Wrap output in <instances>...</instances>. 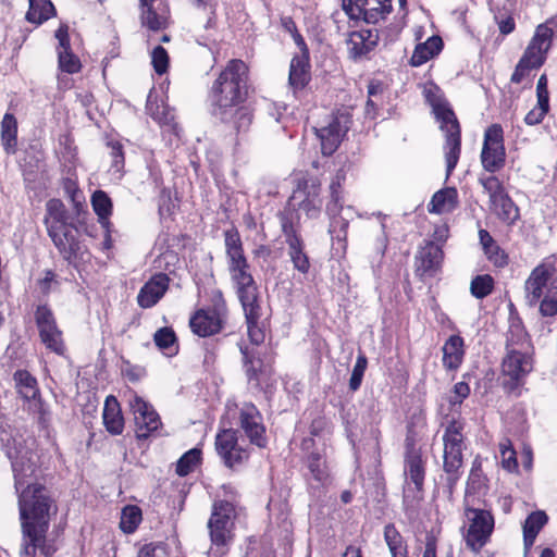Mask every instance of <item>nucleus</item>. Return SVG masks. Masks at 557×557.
Returning <instances> with one entry per match:
<instances>
[{"label":"nucleus","mask_w":557,"mask_h":557,"mask_svg":"<svg viewBox=\"0 0 557 557\" xmlns=\"http://www.w3.org/2000/svg\"><path fill=\"white\" fill-rule=\"evenodd\" d=\"M8 458L11 460L18 497V513L23 535L21 557H35L37 548L45 550L47 532L52 517L58 513L57 500L50 490L39 483H30L36 469L35 454L23 435L2 438ZM47 555L46 552H44ZM48 557V556H46Z\"/></svg>","instance_id":"f257e3e1"},{"label":"nucleus","mask_w":557,"mask_h":557,"mask_svg":"<svg viewBox=\"0 0 557 557\" xmlns=\"http://www.w3.org/2000/svg\"><path fill=\"white\" fill-rule=\"evenodd\" d=\"M248 66L238 59L227 62L209 91L212 113L224 122L248 95Z\"/></svg>","instance_id":"f03ea898"},{"label":"nucleus","mask_w":557,"mask_h":557,"mask_svg":"<svg viewBox=\"0 0 557 557\" xmlns=\"http://www.w3.org/2000/svg\"><path fill=\"white\" fill-rule=\"evenodd\" d=\"M67 211L60 199H50L46 203L44 223L52 243L60 255L70 263L77 264L88 257L86 247L77 239V228L67 222Z\"/></svg>","instance_id":"7ed1b4c3"},{"label":"nucleus","mask_w":557,"mask_h":557,"mask_svg":"<svg viewBox=\"0 0 557 557\" xmlns=\"http://www.w3.org/2000/svg\"><path fill=\"white\" fill-rule=\"evenodd\" d=\"M424 96L440 124V129L445 136L443 151L446 162V175L449 176L461 154L460 124L443 91L437 86L433 84L425 86Z\"/></svg>","instance_id":"20e7f679"},{"label":"nucleus","mask_w":557,"mask_h":557,"mask_svg":"<svg viewBox=\"0 0 557 557\" xmlns=\"http://www.w3.org/2000/svg\"><path fill=\"white\" fill-rule=\"evenodd\" d=\"M226 265L231 282L242 305L258 301V286L245 256L243 242L236 228L224 232Z\"/></svg>","instance_id":"39448f33"},{"label":"nucleus","mask_w":557,"mask_h":557,"mask_svg":"<svg viewBox=\"0 0 557 557\" xmlns=\"http://www.w3.org/2000/svg\"><path fill=\"white\" fill-rule=\"evenodd\" d=\"M555 265L542 262L536 265L524 283L525 299L529 306L540 304V312L544 317L557 313V277Z\"/></svg>","instance_id":"423d86ee"},{"label":"nucleus","mask_w":557,"mask_h":557,"mask_svg":"<svg viewBox=\"0 0 557 557\" xmlns=\"http://www.w3.org/2000/svg\"><path fill=\"white\" fill-rule=\"evenodd\" d=\"M463 423L458 420H450L443 434L444 442V471L447 474V482L453 487L461 475L463 442Z\"/></svg>","instance_id":"0eeeda50"},{"label":"nucleus","mask_w":557,"mask_h":557,"mask_svg":"<svg viewBox=\"0 0 557 557\" xmlns=\"http://www.w3.org/2000/svg\"><path fill=\"white\" fill-rule=\"evenodd\" d=\"M345 181V174L343 171H338L333 177L330 191H331V200L326 205V211L329 214L333 215L330 223L329 232L333 242V249L339 256H344L347 250V232L349 227V222L342 218L336 216L335 214L342 210V182Z\"/></svg>","instance_id":"6e6552de"},{"label":"nucleus","mask_w":557,"mask_h":557,"mask_svg":"<svg viewBox=\"0 0 557 557\" xmlns=\"http://www.w3.org/2000/svg\"><path fill=\"white\" fill-rule=\"evenodd\" d=\"M235 519V507L226 500H218L212 506L208 529L212 544L216 547L208 553V557H214L215 553L225 554L224 546L232 540V529Z\"/></svg>","instance_id":"1a4fd4ad"},{"label":"nucleus","mask_w":557,"mask_h":557,"mask_svg":"<svg viewBox=\"0 0 557 557\" xmlns=\"http://www.w3.org/2000/svg\"><path fill=\"white\" fill-rule=\"evenodd\" d=\"M466 517L469 521L465 541L473 552H480L490 541L494 530V517L488 510L466 508Z\"/></svg>","instance_id":"9d476101"},{"label":"nucleus","mask_w":557,"mask_h":557,"mask_svg":"<svg viewBox=\"0 0 557 557\" xmlns=\"http://www.w3.org/2000/svg\"><path fill=\"white\" fill-rule=\"evenodd\" d=\"M506 149L504 145V131L499 124H492L485 129L481 163L485 171L495 173L504 168Z\"/></svg>","instance_id":"9b49d317"},{"label":"nucleus","mask_w":557,"mask_h":557,"mask_svg":"<svg viewBox=\"0 0 557 557\" xmlns=\"http://www.w3.org/2000/svg\"><path fill=\"white\" fill-rule=\"evenodd\" d=\"M320 189L321 184L317 178L298 180L288 205L305 211L308 218L315 219L319 216L322 207Z\"/></svg>","instance_id":"f8f14e48"},{"label":"nucleus","mask_w":557,"mask_h":557,"mask_svg":"<svg viewBox=\"0 0 557 557\" xmlns=\"http://www.w3.org/2000/svg\"><path fill=\"white\" fill-rule=\"evenodd\" d=\"M128 406L134 416L135 433L138 440L148 438L161 426L158 412L143 397L132 393L128 398Z\"/></svg>","instance_id":"ddd939ff"},{"label":"nucleus","mask_w":557,"mask_h":557,"mask_svg":"<svg viewBox=\"0 0 557 557\" xmlns=\"http://www.w3.org/2000/svg\"><path fill=\"white\" fill-rule=\"evenodd\" d=\"M35 320L39 337L45 347L57 355H64L65 345L62 331L58 327L51 309L45 305L38 306L35 312Z\"/></svg>","instance_id":"4468645a"},{"label":"nucleus","mask_w":557,"mask_h":557,"mask_svg":"<svg viewBox=\"0 0 557 557\" xmlns=\"http://www.w3.org/2000/svg\"><path fill=\"white\" fill-rule=\"evenodd\" d=\"M351 124L350 115L338 112L331 116L329 123L320 128H314L321 143L324 156H331L336 151Z\"/></svg>","instance_id":"2eb2a0df"},{"label":"nucleus","mask_w":557,"mask_h":557,"mask_svg":"<svg viewBox=\"0 0 557 557\" xmlns=\"http://www.w3.org/2000/svg\"><path fill=\"white\" fill-rule=\"evenodd\" d=\"M215 449L228 468H235L248 460L249 451L238 443L237 431L221 430L215 436Z\"/></svg>","instance_id":"dca6fc26"},{"label":"nucleus","mask_w":557,"mask_h":557,"mask_svg":"<svg viewBox=\"0 0 557 557\" xmlns=\"http://www.w3.org/2000/svg\"><path fill=\"white\" fill-rule=\"evenodd\" d=\"M238 421L250 443L263 448L268 444L263 419L257 407L250 403L244 404L238 411Z\"/></svg>","instance_id":"f3484780"},{"label":"nucleus","mask_w":557,"mask_h":557,"mask_svg":"<svg viewBox=\"0 0 557 557\" xmlns=\"http://www.w3.org/2000/svg\"><path fill=\"white\" fill-rule=\"evenodd\" d=\"M376 0H343V9L351 20L363 18L367 23H376L392 9L391 0L377 1L379 7L371 5Z\"/></svg>","instance_id":"a211bd4d"},{"label":"nucleus","mask_w":557,"mask_h":557,"mask_svg":"<svg viewBox=\"0 0 557 557\" xmlns=\"http://www.w3.org/2000/svg\"><path fill=\"white\" fill-rule=\"evenodd\" d=\"M282 232L284 234L285 243L288 247V256L294 268L302 274L308 273L310 269V261L305 251V243L293 222L285 216L282 219Z\"/></svg>","instance_id":"6ab92c4d"},{"label":"nucleus","mask_w":557,"mask_h":557,"mask_svg":"<svg viewBox=\"0 0 557 557\" xmlns=\"http://www.w3.org/2000/svg\"><path fill=\"white\" fill-rule=\"evenodd\" d=\"M141 25L150 30L165 29L170 24L171 13L166 0H139Z\"/></svg>","instance_id":"aec40b11"},{"label":"nucleus","mask_w":557,"mask_h":557,"mask_svg":"<svg viewBox=\"0 0 557 557\" xmlns=\"http://www.w3.org/2000/svg\"><path fill=\"white\" fill-rule=\"evenodd\" d=\"M552 37L553 29L550 27L545 24L539 25L520 60L531 69L540 67L544 63L545 53L550 47Z\"/></svg>","instance_id":"412c9836"},{"label":"nucleus","mask_w":557,"mask_h":557,"mask_svg":"<svg viewBox=\"0 0 557 557\" xmlns=\"http://www.w3.org/2000/svg\"><path fill=\"white\" fill-rule=\"evenodd\" d=\"M532 370L530 351L509 350L503 359L502 372L512 381H520Z\"/></svg>","instance_id":"4be33fe9"},{"label":"nucleus","mask_w":557,"mask_h":557,"mask_svg":"<svg viewBox=\"0 0 557 557\" xmlns=\"http://www.w3.org/2000/svg\"><path fill=\"white\" fill-rule=\"evenodd\" d=\"M170 278L164 273L153 275L140 288L137 295V304L140 308L148 309L158 304L169 288Z\"/></svg>","instance_id":"5701e85b"},{"label":"nucleus","mask_w":557,"mask_h":557,"mask_svg":"<svg viewBox=\"0 0 557 557\" xmlns=\"http://www.w3.org/2000/svg\"><path fill=\"white\" fill-rule=\"evenodd\" d=\"M379 41V34L373 28L351 32L347 38V49L351 58L357 59L372 51Z\"/></svg>","instance_id":"b1692460"},{"label":"nucleus","mask_w":557,"mask_h":557,"mask_svg":"<svg viewBox=\"0 0 557 557\" xmlns=\"http://www.w3.org/2000/svg\"><path fill=\"white\" fill-rule=\"evenodd\" d=\"M189 325L195 334L207 337L220 332L222 319L214 309H200L191 317Z\"/></svg>","instance_id":"393cba45"},{"label":"nucleus","mask_w":557,"mask_h":557,"mask_svg":"<svg viewBox=\"0 0 557 557\" xmlns=\"http://www.w3.org/2000/svg\"><path fill=\"white\" fill-rule=\"evenodd\" d=\"M13 379L17 393L21 397L29 403L33 410H40V393L36 377L26 370H17L14 373Z\"/></svg>","instance_id":"a878e982"},{"label":"nucleus","mask_w":557,"mask_h":557,"mask_svg":"<svg viewBox=\"0 0 557 557\" xmlns=\"http://www.w3.org/2000/svg\"><path fill=\"white\" fill-rule=\"evenodd\" d=\"M55 37L59 41L58 58L60 69L69 74L79 72L81 61L71 51L67 26H60L55 32Z\"/></svg>","instance_id":"bb28decb"},{"label":"nucleus","mask_w":557,"mask_h":557,"mask_svg":"<svg viewBox=\"0 0 557 557\" xmlns=\"http://www.w3.org/2000/svg\"><path fill=\"white\" fill-rule=\"evenodd\" d=\"M443 258L444 253L438 245L433 242L426 243L417 256L418 271L433 275L440 269Z\"/></svg>","instance_id":"cd10ccee"},{"label":"nucleus","mask_w":557,"mask_h":557,"mask_svg":"<svg viewBox=\"0 0 557 557\" xmlns=\"http://www.w3.org/2000/svg\"><path fill=\"white\" fill-rule=\"evenodd\" d=\"M405 473L420 492L423 488L425 476V460L419 449L408 446L405 458Z\"/></svg>","instance_id":"c85d7f7f"},{"label":"nucleus","mask_w":557,"mask_h":557,"mask_svg":"<svg viewBox=\"0 0 557 557\" xmlns=\"http://www.w3.org/2000/svg\"><path fill=\"white\" fill-rule=\"evenodd\" d=\"M102 420L106 430L112 435H120L124 431V417L117 399L110 395L106 398Z\"/></svg>","instance_id":"c756f323"},{"label":"nucleus","mask_w":557,"mask_h":557,"mask_svg":"<svg viewBox=\"0 0 557 557\" xmlns=\"http://www.w3.org/2000/svg\"><path fill=\"white\" fill-rule=\"evenodd\" d=\"M309 57L306 54L295 55L289 65L288 83L294 91L304 89L310 82Z\"/></svg>","instance_id":"7c9ffc66"},{"label":"nucleus","mask_w":557,"mask_h":557,"mask_svg":"<svg viewBox=\"0 0 557 557\" xmlns=\"http://www.w3.org/2000/svg\"><path fill=\"white\" fill-rule=\"evenodd\" d=\"M242 306L246 317L248 336L250 338V342L253 345L262 344L265 338V332L259 323L261 315L259 301L245 304Z\"/></svg>","instance_id":"2f4dec72"},{"label":"nucleus","mask_w":557,"mask_h":557,"mask_svg":"<svg viewBox=\"0 0 557 557\" xmlns=\"http://www.w3.org/2000/svg\"><path fill=\"white\" fill-rule=\"evenodd\" d=\"M443 366L447 370H457L462 363L465 349L463 339L459 335H451L443 348Z\"/></svg>","instance_id":"473e14b6"},{"label":"nucleus","mask_w":557,"mask_h":557,"mask_svg":"<svg viewBox=\"0 0 557 557\" xmlns=\"http://www.w3.org/2000/svg\"><path fill=\"white\" fill-rule=\"evenodd\" d=\"M458 205V193L454 187L436 191L430 202V212L443 214L451 212Z\"/></svg>","instance_id":"72a5a7b5"},{"label":"nucleus","mask_w":557,"mask_h":557,"mask_svg":"<svg viewBox=\"0 0 557 557\" xmlns=\"http://www.w3.org/2000/svg\"><path fill=\"white\" fill-rule=\"evenodd\" d=\"M548 517L544 511H533L523 523V543L525 550H529L535 542L537 534L547 523Z\"/></svg>","instance_id":"f704fd0d"},{"label":"nucleus","mask_w":557,"mask_h":557,"mask_svg":"<svg viewBox=\"0 0 557 557\" xmlns=\"http://www.w3.org/2000/svg\"><path fill=\"white\" fill-rule=\"evenodd\" d=\"M443 46V41L438 36L430 37L425 42L419 44L410 59L413 66H419L437 54Z\"/></svg>","instance_id":"c9c22d12"},{"label":"nucleus","mask_w":557,"mask_h":557,"mask_svg":"<svg viewBox=\"0 0 557 557\" xmlns=\"http://www.w3.org/2000/svg\"><path fill=\"white\" fill-rule=\"evenodd\" d=\"M307 468L310 472L311 479L314 480L318 485L326 486L331 483V475L326 461L319 453H311L307 457Z\"/></svg>","instance_id":"e433bc0d"},{"label":"nucleus","mask_w":557,"mask_h":557,"mask_svg":"<svg viewBox=\"0 0 557 557\" xmlns=\"http://www.w3.org/2000/svg\"><path fill=\"white\" fill-rule=\"evenodd\" d=\"M1 141L8 153H15L17 148V121L11 113H5L2 119Z\"/></svg>","instance_id":"4c0bfd02"},{"label":"nucleus","mask_w":557,"mask_h":557,"mask_svg":"<svg viewBox=\"0 0 557 557\" xmlns=\"http://www.w3.org/2000/svg\"><path fill=\"white\" fill-rule=\"evenodd\" d=\"M491 209L506 223H513L519 216L518 208L507 193L491 201Z\"/></svg>","instance_id":"58836bf2"},{"label":"nucleus","mask_w":557,"mask_h":557,"mask_svg":"<svg viewBox=\"0 0 557 557\" xmlns=\"http://www.w3.org/2000/svg\"><path fill=\"white\" fill-rule=\"evenodd\" d=\"M384 540L392 557H407L408 546L394 524L389 523L384 528Z\"/></svg>","instance_id":"ea45409f"},{"label":"nucleus","mask_w":557,"mask_h":557,"mask_svg":"<svg viewBox=\"0 0 557 557\" xmlns=\"http://www.w3.org/2000/svg\"><path fill=\"white\" fill-rule=\"evenodd\" d=\"M240 351L243 355L244 368L248 380L255 381L258 385L260 381V374L262 373L263 369L261 359L257 356L253 348L245 346L240 348Z\"/></svg>","instance_id":"a19ab883"},{"label":"nucleus","mask_w":557,"mask_h":557,"mask_svg":"<svg viewBox=\"0 0 557 557\" xmlns=\"http://www.w3.org/2000/svg\"><path fill=\"white\" fill-rule=\"evenodd\" d=\"M54 13V7L50 0H29V9L26 20L30 23L41 24Z\"/></svg>","instance_id":"79ce46f5"},{"label":"nucleus","mask_w":557,"mask_h":557,"mask_svg":"<svg viewBox=\"0 0 557 557\" xmlns=\"http://www.w3.org/2000/svg\"><path fill=\"white\" fill-rule=\"evenodd\" d=\"M524 350L530 351V342L528 335L519 322H513L507 332L506 350Z\"/></svg>","instance_id":"37998d69"},{"label":"nucleus","mask_w":557,"mask_h":557,"mask_svg":"<svg viewBox=\"0 0 557 557\" xmlns=\"http://www.w3.org/2000/svg\"><path fill=\"white\" fill-rule=\"evenodd\" d=\"M91 206L103 226L109 225V218L112 213V201L103 190H96L91 196Z\"/></svg>","instance_id":"c03bdc74"},{"label":"nucleus","mask_w":557,"mask_h":557,"mask_svg":"<svg viewBox=\"0 0 557 557\" xmlns=\"http://www.w3.org/2000/svg\"><path fill=\"white\" fill-rule=\"evenodd\" d=\"M141 521V510L135 505L123 508L121 513L120 528L124 533H133Z\"/></svg>","instance_id":"a18cd8bd"},{"label":"nucleus","mask_w":557,"mask_h":557,"mask_svg":"<svg viewBox=\"0 0 557 557\" xmlns=\"http://www.w3.org/2000/svg\"><path fill=\"white\" fill-rule=\"evenodd\" d=\"M494 288V280L488 274L478 275L471 282V294L478 298L482 299L488 296Z\"/></svg>","instance_id":"49530a36"},{"label":"nucleus","mask_w":557,"mask_h":557,"mask_svg":"<svg viewBox=\"0 0 557 557\" xmlns=\"http://www.w3.org/2000/svg\"><path fill=\"white\" fill-rule=\"evenodd\" d=\"M499 453L503 468L509 472L516 471L518 469V461L510 440L504 438L500 441Z\"/></svg>","instance_id":"de8ad7c7"},{"label":"nucleus","mask_w":557,"mask_h":557,"mask_svg":"<svg viewBox=\"0 0 557 557\" xmlns=\"http://www.w3.org/2000/svg\"><path fill=\"white\" fill-rule=\"evenodd\" d=\"M200 460V450L193 448L185 453L177 461L176 473L185 476L190 473Z\"/></svg>","instance_id":"09e8293b"},{"label":"nucleus","mask_w":557,"mask_h":557,"mask_svg":"<svg viewBox=\"0 0 557 557\" xmlns=\"http://www.w3.org/2000/svg\"><path fill=\"white\" fill-rule=\"evenodd\" d=\"M107 147L109 149V154L111 157L110 171L121 175L124 168L123 147L119 141L115 140L108 141Z\"/></svg>","instance_id":"8fccbe9b"},{"label":"nucleus","mask_w":557,"mask_h":557,"mask_svg":"<svg viewBox=\"0 0 557 557\" xmlns=\"http://www.w3.org/2000/svg\"><path fill=\"white\" fill-rule=\"evenodd\" d=\"M479 182L488 194L490 202L506 194L502 182L494 175L481 176Z\"/></svg>","instance_id":"3c124183"},{"label":"nucleus","mask_w":557,"mask_h":557,"mask_svg":"<svg viewBox=\"0 0 557 557\" xmlns=\"http://www.w3.org/2000/svg\"><path fill=\"white\" fill-rule=\"evenodd\" d=\"M367 357L363 354H359L349 380V388L352 392H356L360 387L364 372L367 370Z\"/></svg>","instance_id":"603ef678"},{"label":"nucleus","mask_w":557,"mask_h":557,"mask_svg":"<svg viewBox=\"0 0 557 557\" xmlns=\"http://www.w3.org/2000/svg\"><path fill=\"white\" fill-rule=\"evenodd\" d=\"M231 119H233L234 127L238 133L247 131L251 124L250 111L240 104L233 110L232 114L228 116V121Z\"/></svg>","instance_id":"864d4df0"},{"label":"nucleus","mask_w":557,"mask_h":557,"mask_svg":"<svg viewBox=\"0 0 557 557\" xmlns=\"http://www.w3.org/2000/svg\"><path fill=\"white\" fill-rule=\"evenodd\" d=\"M169 54L162 46H157L151 52V64L159 75L164 74L169 67Z\"/></svg>","instance_id":"5fc2aeb1"},{"label":"nucleus","mask_w":557,"mask_h":557,"mask_svg":"<svg viewBox=\"0 0 557 557\" xmlns=\"http://www.w3.org/2000/svg\"><path fill=\"white\" fill-rule=\"evenodd\" d=\"M154 343L160 349L173 350L176 343L174 331L170 327L158 330L154 334Z\"/></svg>","instance_id":"6e6d98bb"},{"label":"nucleus","mask_w":557,"mask_h":557,"mask_svg":"<svg viewBox=\"0 0 557 557\" xmlns=\"http://www.w3.org/2000/svg\"><path fill=\"white\" fill-rule=\"evenodd\" d=\"M484 253L487 260L497 268H504L508 264L507 253L497 244L484 250Z\"/></svg>","instance_id":"4d7b16f0"},{"label":"nucleus","mask_w":557,"mask_h":557,"mask_svg":"<svg viewBox=\"0 0 557 557\" xmlns=\"http://www.w3.org/2000/svg\"><path fill=\"white\" fill-rule=\"evenodd\" d=\"M549 110V106H544V104H536V107H534L532 110H530L525 117H524V122L528 124V125H537L540 124L545 115L547 114Z\"/></svg>","instance_id":"13d9d810"},{"label":"nucleus","mask_w":557,"mask_h":557,"mask_svg":"<svg viewBox=\"0 0 557 557\" xmlns=\"http://www.w3.org/2000/svg\"><path fill=\"white\" fill-rule=\"evenodd\" d=\"M454 396L450 398V403L461 404L465 398H467L470 394V387L466 382H458L454 385L453 388Z\"/></svg>","instance_id":"bf43d9fd"},{"label":"nucleus","mask_w":557,"mask_h":557,"mask_svg":"<svg viewBox=\"0 0 557 557\" xmlns=\"http://www.w3.org/2000/svg\"><path fill=\"white\" fill-rule=\"evenodd\" d=\"M536 97L539 104L549 106V94L547 89V78L545 75H542L539 78L536 86Z\"/></svg>","instance_id":"052dcab7"},{"label":"nucleus","mask_w":557,"mask_h":557,"mask_svg":"<svg viewBox=\"0 0 557 557\" xmlns=\"http://www.w3.org/2000/svg\"><path fill=\"white\" fill-rule=\"evenodd\" d=\"M531 70L532 69L529 65H527L521 60H519V62H518V64H517V66L515 69V72L511 75V82L515 83V84L522 83L523 79L527 76H529Z\"/></svg>","instance_id":"680f3d73"},{"label":"nucleus","mask_w":557,"mask_h":557,"mask_svg":"<svg viewBox=\"0 0 557 557\" xmlns=\"http://www.w3.org/2000/svg\"><path fill=\"white\" fill-rule=\"evenodd\" d=\"M138 557H164V548L160 545L147 544L139 550Z\"/></svg>","instance_id":"e2e57ef3"},{"label":"nucleus","mask_w":557,"mask_h":557,"mask_svg":"<svg viewBox=\"0 0 557 557\" xmlns=\"http://www.w3.org/2000/svg\"><path fill=\"white\" fill-rule=\"evenodd\" d=\"M482 485V475L480 469H472L469 475L467 492L475 491Z\"/></svg>","instance_id":"0e129e2a"},{"label":"nucleus","mask_w":557,"mask_h":557,"mask_svg":"<svg viewBox=\"0 0 557 557\" xmlns=\"http://www.w3.org/2000/svg\"><path fill=\"white\" fill-rule=\"evenodd\" d=\"M53 282H55V274L50 270L46 271L45 276L39 281L40 289L44 293H48Z\"/></svg>","instance_id":"69168bd1"},{"label":"nucleus","mask_w":557,"mask_h":557,"mask_svg":"<svg viewBox=\"0 0 557 557\" xmlns=\"http://www.w3.org/2000/svg\"><path fill=\"white\" fill-rule=\"evenodd\" d=\"M272 249L267 245H259L252 250V255L256 259H262L263 261H268L271 257Z\"/></svg>","instance_id":"338daca9"},{"label":"nucleus","mask_w":557,"mask_h":557,"mask_svg":"<svg viewBox=\"0 0 557 557\" xmlns=\"http://www.w3.org/2000/svg\"><path fill=\"white\" fill-rule=\"evenodd\" d=\"M422 557H436V540L432 535H428L425 540V549Z\"/></svg>","instance_id":"774afa93"}]
</instances>
